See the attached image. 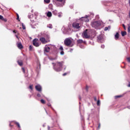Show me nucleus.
<instances>
[{"mask_svg":"<svg viewBox=\"0 0 130 130\" xmlns=\"http://www.w3.org/2000/svg\"><path fill=\"white\" fill-rule=\"evenodd\" d=\"M101 125L100 124H99L98 128H100Z\"/></svg>","mask_w":130,"mask_h":130,"instance_id":"49530a36","label":"nucleus"},{"mask_svg":"<svg viewBox=\"0 0 130 130\" xmlns=\"http://www.w3.org/2000/svg\"><path fill=\"white\" fill-rule=\"evenodd\" d=\"M52 60H54V59H54V58H52V59H51Z\"/></svg>","mask_w":130,"mask_h":130,"instance_id":"09e8293b","label":"nucleus"},{"mask_svg":"<svg viewBox=\"0 0 130 130\" xmlns=\"http://www.w3.org/2000/svg\"><path fill=\"white\" fill-rule=\"evenodd\" d=\"M88 89H89V87H88V85H86V90L87 92H88Z\"/></svg>","mask_w":130,"mask_h":130,"instance_id":"f704fd0d","label":"nucleus"},{"mask_svg":"<svg viewBox=\"0 0 130 130\" xmlns=\"http://www.w3.org/2000/svg\"><path fill=\"white\" fill-rule=\"evenodd\" d=\"M72 26L75 29H80L81 28V24L77 22H74L72 24Z\"/></svg>","mask_w":130,"mask_h":130,"instance_id":"423d86ee","label":"nucleus"},{"mask_svg":"<svg viewBox=\"0 0 130 130\" xmlns=\"http://www.w3.org/2000/svg\"><path fill=\"white\" fill-rule=\"evenodd\" d=\"M37 96L38 97H41V94H40V93H38L37 94Z\"/></svg>","mask_w":130,"mask_h":130,"instance_id":"e433bc0d","label":"nucleus"},{"mask_svg":"<svg viewBox=\"0 0 130 130\" xmlns=\"http://www.w3.org/2000/svg\"><path fill=\"white\" fill-rule=\"evenodd\" d=\"M50 51V48H49V47H46L45 48V51L46 52H49Z\"/></svg>","mask_w":130,"mask_h":130,"instance_id":"f3484780","label":"nucleus"},{"mask_svg":"<svg viewBox=\"0 0 130 130\" xmlns=\"http://www.w3.org/2000/svg\"><path fill=\"white\" fill-rule=\"evenodd\" d=\"M77 42L78 43V44H81L82 43H86V42L83 41V40H81V39H79V40H78L77 41Z\"/></svg>","mask_w":130,"mask_h":130,"instance_id":"f8f14e48","label":"nucleus"},{"mask_svg":"<svg viewBox=\"0 0 130 130\" xmlns=\"http://www.w3.org/2000/svg\"><path fill=\"white\" fill-rule=\"evenodd\" d=\"M107 30H108V27H105V31H107Z\"/></svg>","mask_w":130,"mask_h":130,"instance_id":"4c0bfd02","label":"nucleus"},{"mask_svg":"<svg viewBox=\"0 0 130 130\" xmlns=\"http://www.w3.org/2000/svg\"><path fill=\"white\" fill-rule=\"evenodd\" d=\"M64 44L66 46H71V44H72V40L69 38L66 39L64 41Z\"/></svg>","mask_w":130,"mask_h":130,"instance_id":"20e7f679","label":"nucleus"},{"mask_svg":"<svg viewBox=\"0 0 130 130\" xmlns=\"http://www.w3.org/2000/svg\"><path fill=\"white\" fill-rule=\"evenodd\" d=\"M101 25V22L100 21H94L93 22H91V26L93 27V28H98L99 26Z\"/></svg>","mask_w":130,"mask_h":130,"instance_id":"7ed1b4c3","label":"nucleus"},{"mask_svg":"<svg viewBox=\"0 0 130 130\" xmlns=\"http://www.w3.org/2000/svg\"><path fill=\"white\" fill-rule=\"evenodd\" d=\"M67 75H68V73H65L62 74V76H67Z\"/></svg>","mask_w":130,"mask_h":130,"instance_id":"58836bf2","label":"nucleus"},{"mask_svg":"<svg viewBox=\"0 0 130 130\" xmlns=\"http://www.w3.org/2000/svg\"><path fill=\"white\" fill-rule=\"evenodd\" d=\"M17 20H18V21H20L19 14H17Z\"/></svg>","mask_w":130,"mask_h":130,"instance_id":"cd10ccee","label":"nucleus"},{"mask_svg":"<svg viewBox=\"0 0 130 130\" xmlns=\"http://www.w3.org/2000/svg\"><path fill=\"white\" fill-rule=\"evenodd\" d=\"M101 47H102V48H105V46H104V45H102L101 46Z\"/></svg>","mask_w":130,"mask_h":130,"instance_id":"79ce46f5","label":"nucleus"},{"mask_svg":"<svg viewBox=\"0 0 130 130\" xmlns=\"http://www.w3.org/2000/svg\"><path fill=\"white\" fill-rule=\"evenodd\" d=\"M21 25L22 26V28L23 29V30H25L26 29V26H25V25H24V23H21Z\"/></svg>","mask_w":130,"mask_h":130,"instance_id":"5701e85b","label":"nucleus"},{"mask_svg":"<svg viewBox=\"0 0 130 130\" xmlns=\"http://www.w3.org/2000/svg\"><path fill=\"white\" fill-rule=\"evenodd\" d=\"M53 14L54 15H57V11L54 10V11H53Z\"/></svg>","mask_w":130,"mask_h":130,"instance_id":"a878e982","label":"nucleus"},{"mask_svg":"<svg viewBox=\"0 0 130 130\" xmlns=\"http://www.w3.org/2000/svg\"><path fill=\"white\" fill-rule=\"evenodd\" d=\"M60 50H61V51H63V48L62 46H60L59 48Z\"/></svg>","mask_w":130,"mask_h":130,"instance_id":"c756f323","label":"nucleus"},{"mask_svg":"<svg viewBox=\"0 0 130 130\" xmlns=\"http://www.w3.org/2000/svg\"><path fill=\"white\" fill-rule=\"evenodd\" d=\"M17 46L18 48H19V49H22V48H23V45H22L21 43H17Z\"/></svg>","mask_w":130,"mask_h":130,"instance_id":"9b49d317","label":"nucleus"},{"mask_svg":"<svg viewBox=\"0 0 130 130\" xmlns=\"http://www.w3.org/2000/svg\"><path fill=\"white\" fill-rule=\"evenodd\" d=\"M35 88L37 90V91H38V92H41L42 91V88L41 87V86L40 85L38 84L35 86Z\"/></svg>","mask_w":130,"mask_h":130,"instance_id":"6e6552de","label":"nucleus"},{"mask_svg":"<svg viewBox=\"0 0 130 130\" xmlns=\"http://www.w3.org/2000/svg\"><path fill=\"white\" fill-rule=\"evenodd\" d=\"M118 38H119V34L118 32H116L115 35V40H118Z\"/></svg>","mask_w":130,"mask_h":130,"instance_id":"2eb2a0df","label":"nucleus"},{"mask_svg":"<svg viewBox=\"0 0 130 130\" xmlns=\"http://www.w3.org/2000/svg\"><path fill=\"white\" fill-rule=\"evenodd\" d=\"M128 87H130V83H129V84L128 85Z\"/></svg>","mask_w":130,"mask_h":130,"instance_id":"de8ad7c7","label":"nucleus"},{"mask_svg":"<svg viewBox=\"0 0 130 130\" xmlns=\"http://www.w3.org/2000/svg\"><path fill=\"white\" fill-rule=\"evenodd\" d=\"M44 3H45V4H49L50 0H44Z\"/></svg>","mask_w":130,"mask_h":130,"instance_id":"4be33fe9","label":"nucleus"},{"mask_svg":"<svg viewBox=\"0 0 130 130\" xmlns=\"http://www.w3.org/2000/svg\"><path fill=\"white\" fill-rule=\"evenodd\" d=\"M121 35L122 37L125 36L126 35V31H121Z\"/></svg>","mask_w":130,"mask_h":130,"instance_id":"a211bd4d","label":"nucleus"},{"mask_svg":"<svg viewBox=\"0 0 130 130\" xmlns=\"http://www.w3.org/2000/svg\"><path fill=\"white\" fill-rule=\"evenodd\" d=\"M29 50H32V49H33V47H32V46H29Z\"/></svg>","mask_w":130,"mask_h":130,"instance_id":"c85d7f7f","label":"nucleus"},{"mask_svg":"<svg viewBox=\"0 0 130 130\" xmlns=\"http://www.w3.org/2000/svg\"><path fill=\"white\" fill-rule=\"evenodd\" d=\"M13 33H17V30H13Z\"/></svg>","mask_w":130,"mask_h":130,"instance_id":"c03bdc74","label":"nucleus"},{"mask_svg":"<svg viewBox=\"0 0 130 130\" xmlns=\"http://www.w3.org/2000/svg\"><path fill=\"white\" fill-rule=\"evenodd\" d=\"M49 38V37L48 36L46 39V41H47V43H48V42H50V40Z\"/></svg>","mask_w":130,"mask_h":130,"instance_id":"6ab92c4d","label":"nucleus"},{"mask_svg":"<svg viewBox=\"0 0 130 130\" xmlns=\"http://www.w3.org/2000/svg\"><path fill=\"white\" fill-rule=\"evenodd\" d=\"M82 37L85 39H89L91 36L88 34V29H86L82 33Z\"/></svg>","mask_w":130,"mask_h":130,"instance_id":"f03ea898","label":"nucleus"},{"mask_svg":"<svg viewBox=\"0 0 130 130\" xmlns=\"http://www.w3.org/2000/svg\"><path fill=\"white\" fill-rule=\"evenodd\" d=\"M57 2H60V3H61L63 0H56Z\"/></svg>","mask_w":130,"mask_h":130,"instance_id":"37998d69","label":"nucleus"},{"mask_svg":"<svg viewBox=\"0 0 130 130\" xmlns=\"http://www.w3.org/2000/svg\"><path fill=\"white\" fill-rule=\"evenodd\" d=\"M80 20L81 21H83V22H89V18H88V16H86L85 17H82L81 19H80Z\"/></svg>","mask_w":130,"mask_h":130,"instance_id":"9d476101","label":"nucleus"},{"mask_svg":"<svg viewBox=\"0 0 130 130\" xmlns=\"http://www.w3.org/2000/svg\"><path fill=\"white\" fill-rule=\"evenodd\" d=\"M47 106H48V107H50V106H51V104H50V103H49L47 104Z\"/></svg>","mask_w":130,"mask_h":130,"instance_id":"ea45409f","label":"nucleus"},{"mask_svg":"<svg viewBox=\"0 0 130 130\" xmlns=\"http://www.w3.org/2000/svg\"><path fill=\"white\" fill-rule=\"evenodd\" d=\"M96 104L98 106H100V104H101L100 100H98Z\"/></svg>","mask_w":130,"mask_h":130,"instance_id":"412c9836","label":"nucleus"},{"mask_svg":"<svg viewBox=\"0 0 130 130\" xmlns=\"http://www.w3.org/2000/svg\"><path fill=\"white\" fill-rule=\"evenodd\" d=\"M127 60L128 62H130V57H127Z\"/></svg>","mask_w":130,"mask_h":130,"instance_id":"72a5a7b5","label":"nucleus"},{"mask_svg":"<svg viewBox=\"0 0 130 130\" xmlns=\"http://www.w3.org/2000/svg\"><path fill=\"white\" fill-rule=\"evenodd\" d=\"M60 54H61V55H63V54H64V52H63V51H61L60 52Z\"/></svg>","mask_w":130,"mask_h":130,"instance_id":"7c9ffc66","label":"nucleus"},{"mask_svg":"<svg viewBox=\"0 0 130 130\" xmlns=\"http://www.w3.org/2000/svg\"><path fill=\"white\" fill-rule=\"evenodd\" d=\"M48 130H50V127L49 126H48Z\"/></svg>","mask_w":130,"mask_h":130,"instance_id":"a18cd8bd","label":"nucleus"},{"mask_svg":"<svg viewBox=\"0 0 130 130\" xmlns=\"http://www.w3.org/2000/svg\"><path fill=\"white\" fill-rule=\"evenodd\" d=\"M79 99H81V96H79Z\"/></svg>","mask_w":130,"mask_h":130,"instance_id":"603ef678","label":"nucleus"},{"mask_svg":"<svg viewBox=\"0 0 130 130\" xmlns=\"http://www.w3.org/2000/svg\"><path fill=\"white\" fill-rule=\"evenodd\" d=\"M15 124H16V125H17L18 127H19V128L20 127H21V126H20V124L19 123V122H16Z\"/></svg>","mask_w":130,"mask_h":130,"instance_id":"b1692460","label":"nucleus"},{"mask_svg":"<svg viewBox=\"0 0 130 130\" xmlns=\"http://www.w3.org/2000/svg\"><path fill=\"white\" fill-rule=\"evenodd\" d=\"M93 99H94V101H97V98L96 96H94L93 98Z\"/></svg>","mask_w":130,"mask_h":130,"instance_id":"c9c22d12","label":"nucleus"},{"mask_svg":"<svg viewBox=\"0 0 130 130\" xmlns=\"http://www.w3.org/2000/svg\"><path fill=\"white\" fill-rule=\"evenodd\" d=\"M63 61L59 62L58 61H56V63L53 62L52 64H53V69L54 71L56 72H60L61 70H62V67H63Z\"/></svg>","mask_w":130,"mask_h":130,"instance_id":"f257e3e1","label":"nucleus"},{"mask_svg":"<svg viewBox=\"0 0 130 130\" xmlns=\"http://www.w3.org/2000/svg\"><path fill=\"white\" fill-rule=\"evenodd\" d=\"M61 15H58V17H60Z\"/></svg>","mask_w":130,"mask_h":130,"instance_id":"3c124183","label":"nucleus"},{"mask_svg":"<svg viewBox=\"0 0 130 130\" xmlns=\"http://www.w3.org/2000/svg\"><path fill=\"white\" fill-rule=\"evenodd\" d=\"M128 33H129V32H130V26H128Z\"/></svg>","mask_w":130,"mask_h":130,"instance_id":"473e14b6","label":"nucleus"},{"mask_svg":"<svg viewBox=\"0 0 130 130\" xmlns=\"http://www.w3.org/2000/svg\"><path fill=\"white\" fill-rule=\"evenodd\" d=\"M29 89H30V90H33V85H30L29 86Z\"/></svg>","mask_w":130,"mask_h":130,"instance_id":"bb28decb","label":"nucleus"},{"mask_svg":"<svg viewBox=\"0 0 130 130\" xmlns=\"http://www.w3.org/2000/svg\"><path fill=\"white\" fill-rule=\"evenodd\" d=\"M32 44L34 46H36V47H39L40 46V43L38 42V39H35L32 41Z\"/></svg>","mask_w":130,"mask_h":130,"instance_id":"39448f33","label":"nucleus"},{"mask_svg":"<svg viewBox=\"0 0 130 130\" xmlns=\"http://www.w3.org/2000/svg\"><path fill=\"white\" fill-rule=\"evenodd\" d=\"M41 102L42 104H45L46 103V102L43 99L41 100Z\"/></svg>","mask_w":130,"mask_h":130,"instance_id":"393cba45","label":"nucleus"},{"mask_svg":"<svg viewBox=\"0 0 130 130\" xmlns=\"http://www.w3.org/2000/svg\"><path fill=\"white\" fill-rule=\"evenodd\" d=\"M97 41L101 43H103V42L104 41V40H103V36L102 35H100L98 37Z\"/></svg>","mask_w":130,"mask_h":130,"instance_id":"0eeeda50","label":"nucleus"},{"mask_svg":"<svg viewBox=\"0 0 130 130\" xmlns=\"http://www.w3.org/2000/svg\"><path fill=\"white\" fill-rule=\"evenodd\" d=\"M122 26L124 29V30H125V25H124V24H122Z\"/></svg>","mask_w":130,"mask_h":130,"instance_id":"a19ab883","label":"nucleus"},{"mask_svg":"<svg viewBox=\"0 0 130 130\" xmlns=\"http://www.w3.org/2000/svg\"><path fill=\"white\" fill-rule=\"evenodd\" d=\"M40 41L42 42V44H46V43H47V41H46V39L45 38H41Z\"/></svg>","mask_w":130,"mask_h":130,"instance_id":"1a4fd4ad","label":"nucleus"},{"mask_svg":"<svg viewBox=\"0 0 130 130\" xmlns=\"http://www.w3.org/2000/svg\"><path fill=\"white\" fill-rule=\"evenodd\" d=\"M47 17H48L49 18H50L51 17H52V13H51V12H48V13H47Z\"/></svg>","mask_w":130,"mask_h":130,"instance_id":"dca6fc26","label":"nucleus"},{"mask_svg":"<svg viewBox=\"0 0 130 130\" xmlns=\"http://www.w3.org/2000/svg\"><path fill=\"white\" fill-rule=\"evenodd\" d=\"M121 97H122L121 95H116L115 96V99H117L118 98H121Z\"/></svg>","mask_w":130,"mask_h":130,"instance_id":"aec40b11","label":"nucleus"},{"mask_svg":"<svg viewBox=\"0 0 130 130\" xmlns=\"http://www.w3.org/2000/svg\"><path fill=\"white\" fill-rule=\"evenodd\" d=\"M17 63H18L20 67H23V60H17Z\"/></svg>","mask_w":130,"mask_h":130,"instance_id":"ddd939ff","label":"nucleus"},{"mask_svg":"<svg viewBox=\"0 0 130 130\" xmlns=\"http://www.w3.org/2000/svg\"><path fill=\"white\" fill-rule=\"evenodd\" d=\"M22 70L23 73H24V74H25V69L24 68H22Z\"/></svg>","mask_w":130,"mask_h":130,"instance_id":"2f4dec72","label":"nucleus"},{"mask_svg":"<svg viewBox=\"0 0 130 130\" xmlns=\"http://www.w3.org/2000/svg\"><path fill=\"white\" fill-rule=\"evenodd\" d=\"M128 3H129V5H130V0L128 1Z\"/></svg>","mask_w":130,"mask_h":130,"instance_id":"8fccbe9b","label":"nucleus"},{"mask_svg":"<svg viewBox=\"0 0 130 130\" xmlns=\"http://www.w3.org/2000/svg\"><path fill=\"white\" fill-rule=\"evenodd\" d=\"M0 20H2V21H4V22H7L8 19L7 18H4V16L0 15Z\"/></svg>","mask_w":130,"mask_h":130,"instance_id":"4468645a","label":"nucleus"}]
</instances>
